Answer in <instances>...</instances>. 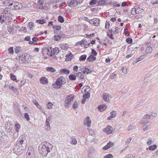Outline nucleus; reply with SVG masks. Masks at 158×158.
Here are the masks:
<instances>
[{
  "label": "nucleus",
  "mask_w": 158,
  "mask_h": 158,
  "mask_svg": "<svg viewBox=\"0 0 158 158\" xmlns=\"http://www.w3.org/2000/svg\"><path fill=\"white\" fill-rule=\"evenodd\" d=\"M52 145L48 142L42 143L39 147L38 151L43 157L46 156L52 148Z\"/></svg>",
  "instance_id": "obj_1"
},
{
  "label": "nucleus",
  "mask_w": 158,
  "mask_h": 158,
  "mask_svg": "<svg viewBox=\"0 0 158 158\" xmlns=\"http://www.w3.org/2000/svg\"><path fill=\"white\" fill-rule=\"evenodd\" d=\"M26 147V143L24 142V139L19 138L17 141L16 144L14 146V152L16 154H21V151L25 149Z\"/></svg>",
  "instance_id": "obj_2"
},
{
  "label": "nucleus",
  "mask_w": 158,
  "mask_h": 158,
  "mask_svg": "<svg viewBox=\"0 0 158 158\" xmlns=\"http://www.w3.org/2000/svg\"><path fill=\"white\" fill-rule=\"evenodd\" d=\"M66 83L65 79L63 77H60L56 81L55 84H52V86L56 89H60L62 85Z\"/></svg>",
  "instance_id": "obj_3"
},
{
  "label": "nucleus",
  "mask_w": 158,
  "mask_h": 158,
  "mask_svg": "<svg viewBox=\"0 0 158 158\" xmlns=\"http://www.w3.org/2000/svg\"><path fill=\"white\" fill-rule=\"evenodd\" d=\"M21 3L18 2L13 1H11V3L8 5V6H11L10 8L12 9L18 10L22 6Z\"/></svg>",
  "instance_id": "obj_4"
},
{
  "label": "nucleus",
  "mask_w": 158,
  "mask_h": 158,
  "mask_svg": "<svg viewBox=\"0 0 158 158\" xmlns=\"http://www.w3.org/2000/svg\"><path fill=\"white\" fill-rule=\"evenodd\" d=\"M36 152L35 151L33 147L32 146H29L28 148V150L27 153L28 154V155H33L35 154Z\"/></svg>",
  "instance_id": "obj_5"
},
{
  "label": "nucleus",
  "mask_w": 158,
  "mask_h": 158,
  "mask_svg": "<svg viewBox=\"0 0 158 158\" xmlns=\"http://www.w3.org/2000/svg\"><path fill=\"white\" fill-rule=\"evenodd\" d=\"M80 3L79 2H77V1L76 0H71L70 2L68 3V6H75L76 5H78V3Z\"/></svg>",
  "instance_id": "obj_6"
},
{
  "label": "nucleus",
  "mask_w": 158,
  "mask_h": 158,
  "mask_svg": "<svg viewBox=\"0 0 158 158\" xmlns=\"http://www.w3.org/2000/svg\"><path fill=\"white\" fill-rule=\"evenodd\" d=\"M84 124L85 125H87L89 127L90 126L91 121L89 117H87L84 120Z\"/></svg>",
  "instance_id": "obj_7"
},
{
  "label": "nucleus",
  "mask_w": 158,
  "mask_h": 158,
  "mask_svg": "<svg viewBox=\"0 0 158 158\" xmlns=\"http://www.w3.org/2000/svg\"><path fill=\"white\" fill-rule=\"evenodd\" d=\"M50 116L46 119L45 122L46 126H45V129L48 130H49L50 129Z\"/></svg>",
  "instance_id": "obj_8"
},
{
  "label": "nucleus",
  "mask_w": 158,
  "mask_h": 158,
  "mask_svg": "<svg viewBox=\"0 0 158 158\" xmlns=\"http://www.w3.org/2000/svg\"><path fill=\"white\" fill-rule=\"evenodd\" d=\"M103 98L104 101L106 102H109V94L108 93H103Z\"/></svg>",
  "instance_id": "obj_9"
},
{
  "label": "nucleus",
  "mask_w": 158,
  "mask_h": 158,
  "mask_svg": "<svg viewBox=\"0 0 158 158\" xmlns=\"http://www.w3.org/2000/svg\"><path fill=\"white\" fill-rule=\"evenodd\" d=\"M65 34H62L57 35H55L54 36V38L56 41L59 40L61 38H64L65 37Z\"/></svg>",
  "instance_id": "obj_10"
},
{
  "label": "nucleus",
  "mask_w": 158,
  "mask_h": 158,
  "mask_svg": "<svg viewBox=\"0 0 158 158\" xmlns=\"http://www.w3.org/2000/svg\"><path fill=\"white\" fill-rule=\"evenodd\" d=\"M45 52H46L48 55L50 56H52V48L50 47L47 49L45 48Z\"/></svg>",
  "instance_id": "obj_11"
},
{
  "label": "nucleus",
  "mask_w": 158,
  "mask_h": 158,
  "mask_svg": "<svg viewBox=\"0 0 158 158\" xmlns=\"http://www.w3.org/2000/svg\"><path fill=\"white\" fill-rule=\"evenodd\" d=\"M114 145V143H113L111 141H109L108 142L107 144L102 149L104 150H107L108 148H110L111 147H112Z\"/></svg>",
  "instance_id": "obj_12"
},
{
  "label": "nucleus",
  "mask_w": 158,
  "mask_h": 158,
  "mask_svg": "<svg viewBox=\"0 0 158 158\" xmlns=\"http://www.w3.org/2000/svg\"><path fill=\"white\" fill-rule=\"evenodd\" d=\"M140 13V11L138 10V8L136 7L135 8H132L131 10V13L133 15Z\"/></svg>",
  "instance_id": "obj_13"
},
{
  "label": "nucleus",
  "mask_w": 158,
  "mask_h": 158,
  "mask_svg": "<svg viewBox=\"0 0 158 158\" xmlns=\"http://www.w3.org/2000/svg\"><path fill=\"white\" fill-rule=\"evenodd\" d=\"M110 114L111 115L107 118V120H110L111 119L115 117L116 112L114 111H112L110 112Z\"/></svg>",
  "instance_id": "obj_14"
},
{
  "label": "nucleus",
  "mask_w": 158,
  "mask_h": 158,
  "mask_svg": "<svg viewBox=\"0 0 158 158\" xmlns=\"http://www.w3.org/2000/svg\"><path fill=\"white\" fill-rule=\"evenodd\" d=\"M60 73L61 74L63 73L65 74H68L70 73V71L66 69H64L60 70Z\"/></svg>",
  "instance_id": "obj_15"
},
{
  "label": "nucleus",
  "mask_w": 158,
  "mask_h": 158,
  "mask_svg": "<svg viewBox=\"0 0 158 158\" xmlns=\"http://www.w3.org/2000/svg\"><path fill=\"white\" fill-rule=\"evenodd\" d=\"M96 59V57L92 55H90L87 58V60L89 62H92Z\"/></svg>",
  "instance_id": "obj_16"
},
{
  "label": "nucleus",
  "mask_w": 158,
  "mask_h": 158,
  "mask_svg": "<svg viewBox=\"0 0 158 158\" xmlns=\"http://www.w3.org/2000/svg\"><path fill=\"white\" fill-rule=\"evenodd\" d=\"M113 30L112 29L109 30V31L107 32V35L111 39L113 40L114 39L112 35Z\"/></svg>",
  "instance_id": "obj_17"
},
{
  "label": "nucleus",
  "mask_w": 158,
  "mask_h": 158,
  "mask_svg": "<svg viewBox=\"0 0 158 158\" xmlns=\"http://www.w3.org/2000/svg\"><path fill=\"white\" fill-rule=\"evenodd\" d=\"M98 107L99 110L101 111H102L106 108L107 106L104 104H103L98 106Z\"/></svg>",
  "instance_id": "obj_18"
},
{
  "label": "nucleus",
  "mask_w": 158,
  "mask_h": 158,
  "mask_svg": "<svg viewBox=\"0 0 158 158\" xmlns=\"http://www.w3.org/2000/svg\"><path fill=\"white\" fill-rule=\"evenodd\" d=\"M74 98V96L72 94H71L67 96L66 100L71 102V101L73 100Z\"/></svg>",
  "instance_id": "obj_19"
},
{
  "label": "nucleus",
  "mask_w": 158,
  "mask_h": 158,
  "mask_svg": "<svg viewBox=\"0 0 158 158\" xmlns=\"http://www.w3.org/2000/svg\"><path fill=\"white\" fill-rule=\"evenodd\" d=\"M40 82L41 83L44 84H46L48 83L47 79L45 77H41L40 80Z\"/></svg>",
  "instance_id": "obj_20"
},
{
  "label": "nucleus",
  "mask_w": 158,
  "mask_h": 158,
  "mask_svg": "<svg viewBox=\"0 0 158 158\" xmlns=\"http://www.w3.org/2000/svg\"><path fill=\"white\" fill-rule=\"evenodd\" d=\"M59 52V49L58 48H52V55H57Z\"/></svg>",
  "instance_id": "obj_21"
},
{
  "label": "nucleus",
  "mask_w": 158,
  "mask_h": 158,
  "mask_svg": "<svg viewBox=\"0 0 158 158\" xmlns=\"http://www.w3.org/2000/svg\"><path fill=\"white\" fill-rule=\"evenodd\" d=\"M93 24L95 26H97L99 24V19L98 18L93 19Z\"/></svg>",
  "instance_id": "obj_22"
},
{
  "label": "nucleus",
  "mask_w": 158,
  "mask_h": 158,
  "mask_svg": "<svg viewBox=\"0 0 158 158\" xmlns=\"http://www.w3.org/2000/svg\"><path fill=\"white\" fill-rule=\"evenodd\" d=\"M13 27L14 26L13 25H12V26L9 25L7 26V30L9 32L11 33L14 30Z\"/></svg>",
  "instance_id": "obj_23"
},
{
  "label": "nucleus",
  "mask_w": 158,
  "mask_h": 158,
  "mask_svg": "<svg viewBox=\"0 0 158 158\" xmlns=\"http://www.w3.org/2000/svg\"><path fill=\"white\" fill-rule=\"evenodd\" d=\"M76 74L77 77H79L80 79H83L84 78V77L83 75L81 72H79L78 73H76Z\"/></svg>",
  "instance_id": "obj_24"
},
{
  "label": "nucleus",
  "mask_w": 158,
  "mask_h": 158,
  "mask_svg": "<svg viewBox=\"0 0 158 158\" xmlns=\"http://www.w3.org/2000/svg\"><path fill=\"white\" fill-rule=\"evenodd\" d=\"M36 22L38 23H40L41 24H43L44 23H46V21L44 19H39L36 20Z\"/></svg>",
  "instance_id": "obj_25"
},
{
  "label": "nucleus",
  "mask_w": 158,
  "mask_h": 158,
  "mask_svg": "<svg viewBox=\"0 0 158 158\" xmlns=\"http://www.w3.org/2000/svg\"><path fill=\"white\" fill-rule=\"evenodd\" d=\"M76 75H75L73 74H70L69 76V78L71 81L75 80L76 79Z\"/></svg>",
  "instance_id": "obj_26"
},
{
  "label": "nucleus",
  "mask_w": 158,
  "mask_h": 158,
  "mask_svg": "<svg viewBox=\"0 0 158 158\" xmlns=\"http://www.w3.org/2000/svg\"><path fill=\"white\" fill-rule=\"evenodd\" d=\"M148 121L144 120L143 119H142L140 122V123L142 125H143V127H144L147 123H148Z\"/></svg>",
  "instance_id": "obj_27"
},
{
  "label": "nucleus",
  "mask_w": 158,
  "mask_h": 158,
  "mask_svg": "<svg viewBox=\"0 0 158 158\" xmlns=\"http://www.w3.org/2000/svg\"><path fill=\"white\" fill-rule=\"evenodd\" d=\"M47 70L51 72L54 73L56 72V70L52 67H48L47 68Z\"/></svg>",
  "instance_id": "obj_28"
},
{
  "label": "nucleus",
  "mask_w": 158,
  "mask_h": 158,
  "mask_svg": "<svg viewBox=\"0 0 158 158\" xmlns=\"http://www.w3.org/2000/svg\"><path fill=\"white\" fill-rule=\"evenodd\" d=\"M152 49L151 47H147L145 50V52L146 53H151L152 52Z\"/></svg>",
  "instance_id": "obj_29"
},
{
  "label": "nucleus",
  "mask_w": 158,
  "mask_h": 158,
  "mask_svg": "<svg viewBox=\"0 0 158 158\" xmlns=\"http://www.w3.org/2000/svg\"><path fill=\"white\" fill-rule=\"evenodd\" d=\"M33 103L39 109H41V106L39 104L37 101L36 100H34L33 101Z\"/></svg>",
  "instance_id": "obj_30"
},
{
  "label": "nucleus",
  "mask_w": 158,
  "mask_h": 158,
  "mask_svg": "<svg viewBox=\"0 0 158 158\" xmlns=\"http://www.w3.org/2000/svg\"><path fill=\"white\" fill-rule=\"evenodd\" d=\"M90 97V94L89 93L87 92L83 95V97L84 98L86 99L89 98Z\"/></svg>",
  "instance_id": "obj_31"
},
{
  "label": "nucleus",
  "mask_w": 158,
  "mask_h": 158,
  "mask_svg": "<svg viewBox=\"0 0 158 158\" xmlns=\"http://www.w3.org/2000/svg\"><path fill=\"white\" fill-rule=\"evenodd\" d=\"M6 19V17H5L4 15H1L0 16V23H2L5 22V19Z\"/></svg>",
  "instance_id": "obj_32"
},
{
  "label": "nucleus",
  "mask_w": 158,
  "mask_h": 158,
  "mask_svg": "<svg viewBox=\"0 0 158 158\" xmlns=\"http://www.w3.org/2000/svg\"><path fill=\"white\" fill-rule=\"evenodd\" d=\"M87 57V55H83L81 56L79 58V60L80 61H83L85 60Z\"/></svg>",
  "instance_id": "obj_33"
},
{
  "label": "nucleus",
  "mask_w": 158,
  "mask_h": 158,
  "mask_svg": "<svg viewBox=\"0 0 158 158\" xmlns=\"http://www.w3.org/2000/svg\"><path fill=\"white\" fill-rule=\"evenodd\" d=\"M10 76L11 79L16 82H17L18 81L17 80L15 76L13 75L12 73L10 74Z\"/></svg>",
  "instance_id": "obj_34"
},
{
  "label": "nucleus",
  "mask_w": 158,
  "mask_h": 158,
  "mask_svg": "<svg viewBox=\"0 0 158 158\" xmlns=\"http://www.w3.org/2000/svg\"><path fill=\"white\" fill-rule=\"evenodd\" d=\"M71 143L73 144H76L77 143V141L76 139L74 138L73 137H71Z\"/></svg>",
  "instance_id": "obj_35"
},
{
  "label": "nucleus",
  "mask_w": 158,
  "mask_h": 158,
  "mask_svg": "<svg viewBox=\"0 0 158 158\" xmlns=\"http://www.w3.org/2000/svg\"><path fill=\"white\" fill-rule=\"evenodd\" d=\"M65 106L66 108H67L69 107V105L71 104V102L68 101V100H65Z\"/></svg>",
  "instance_id": "obj_36"
},
{
  "label": "nucleus",
  "mask_w": 158,
  "mask_h": 158,
  "mask_svg": "<svg viewBox=\"0 0 158 158\" xmlns=\"http://www.w3.org/2000/svg\"><path fill=\"white\" fill-rule=\"evenodd\" d=\"M156 147V144H154L152 146H150L148 148V149L150 150L153 151L155 149Z\"/></svg>",
  "instance_id": "obj_37"
},
{
  "label": "nucleus",
  "mask_w": 158,
  "mask_h": 158,
  "mask_svg": "<svg viewBox=\"0 0 158 158\" xmlns=\"http://www.w3.org/2000/svg\"><path fill=\"white\" fill-rule=\"evenodd\" d=\"M98 3L102 5H105L106 4V2L104 1V0H98Z\"/></svg>",
  "instance_id": "obj_38"
},
{
  "label": "nucleus",
  "mask_w": 158,
  "mask_h": 158,
  "mask_svg": "<svg viewBox=\"0 0 158 158\" xmlns=\"http://www.w3.org/2000/svg\"><path fill=\"white\" fill-rule=\"evenodd\" d=\"M58 21L61 23H63L64 22V18L60 15L58 17Z\"/></svg>",
  "instance_id": "obj_39"
},
{
  "label": "nucleus",
  "mask_w": 158,
  "mask_h": 158,
  "mask_svg": "<svg viewBox=\"0 0 158 158\" xmlns=\"http://www.w3.org/2000/svg\"><path fill=\"white\" fill-rule=\"evenodd\" d=\"M145 57V56L144 55H142L141 56L139 57L136 58L135 60L137 61V62H138L143 59Z\"/></svg>",
  "instance_id": "obj_40"
},
{
  "label": "nucleus",
  "mask_w": 158,
  "mask_h": 158,
  "mask_svg": "<svg viewBox=\"0 0 158 158\" xmlns=\"http://www.w3.org/2000/svg\"><path fill=\"white\" fill-rule=\"evenodd\" d=\"M108 127V131L107 133V135L111 133H112L113 129V128L111 126H109Z\"/></svg>",
  "instance_id": "obj_41"
},
{
  "label": "nucleus",
  "mask_w": 158,
  "mask_h": 158,
  "mask_svg": "<svg viewBox=\"0 0 158 158\" xmlns=\"http://www.w3.org/2000/svg\"><path fill=\"white\" fill-rule=\"evenodd\" d=\"M15 127L16 128V131L17 132H18L20 128V126L18 123H17L15 124Z\"/></svg>",
  "instance_id": "obj_42"
},
{
  "label": "nucleus",
  "mask_w": 158,
  "mask_h": 158,
  "mask_svg": "<svg viewBox=\"0 0 158 158\" xmlns=\"http://www.w3.org/2000/svg\"><path fill=\"white\" fill-rule=\"evenodd\" d=\"M150 118V115L149 114H146L144 115L143 118V119L145 120V119H148Z\"/></svg>",
  "instance_id": "obj_43"
},
{
  "label": "nucleus",
  "mask_w": 158,
  "mask_h": 158,
  "mask_svg": "<svg viewBox=\"0 0 158 158\" xmlns=\"http://www.w3.org/2000/svg\"><path fill=\"white\" fill-rule=\"evenodd\" d=\"M11 1H10L9 0H6L5 1L2 2L1 3L3 5H7L8 4H10L11 3Z\"/></svg>",
  "instance_id": "obj_44"
},
{
  "label": "nucleus",
  "mask_w": 158,
  "mask_h": 158,
  "mask_svg": "<svg viewBox=\"0 0 158 158\" xmlns=\"http://www.w3.org/2000/svg\"><path fill=\"white\" fill-rule=\"evenodd\" d=\"M33 23L32 22H30L29 23L28 27L29 28L30 30H32L33 29Z\"/></svg>",
  "instance_id": "obj_45"
},
{
  "label": "nucleus",
  "mask_w": 158,
  "mask_h": 158,
  "mask_svg": "<svg viewBox=\"0 0 158 158\" xmlns=\"http://www.w3.org/2000/svg\"><path fill=\"white\" fill-rule=\"evenodd\" d=\"M78 102L75 101L73 103V109H75L77 108Z\"/></svg>",
  "instance_id": "obj_46"
},
{
  "label": "nucleus",
  "mask_w": 158,
  "mask_h": 158,
  "mask_svg": "<svg viewBox=\"0 0 158 158\" xmlns=\"http://www.w3.org/2000/svg\"><path fill=\"white\" fill-rule=\"evenodd\" d=\"M52 28L54 30H58L59 31V30H60L61 28V27L59 25L53 26Z\"/></svg>",
  "instance_id": "obj_47"
},
{
  "label": "nucleus",
  "mask_w": 158,
  "mask_h": 158,
  "mask_svg": "<svg viewBox=\"0 0 158 158\" xmlns=\"http://www.w3.org/2000/svg\"><path fill=\"white\" fill-rule=\"evenodd\" d=\"M126 42L128 44H130L132 42V40L131 38H128L126 40Z\"/></svg>",
  "instance_id": "obj_48"
},
{
  "label": "nucleus",
  "mask_w": 158,
  "mask_h": 158,
  "mask_svg": "<svg viewBox=\"0 0 158 158\" xmlns=\"http://www.w3.org/2000/svg\"><path fill=\"white\" fill-rule=\"evenodd\" d=\"M96 0H91L89 2V4L91 5H94L96 4Z\"/></svg>",
  "instance_id": "obj_49"
},
{
  "label": "nucleus",
  "mask_w": 158,
  "mask_h": 158,
  "mask_svg": "<svg viewBox=\"0 0 158 158\" xmlns=\"http://www.w3.org/2000/svg\"><path fill=\"white\" fill-rule=\"evenodd\" d=\"M9 88L11 89V90H13L14 91H15V90H17L16 88H15L14 87L12 86L10 84L9 86Z\"/></svg>",
  "instance_id": "obj_50"
},
{
  "label": "nucleus",
  "mask_w": 158,
  "mask_h": 158,
  "mask_svg": "<svg viewBox=\"0 0 158 158\" xmlns=\"http://www.w3.org/2000/svg\"><path fill=\"white\" fill-rule=\"evenodd\" d=\"M52 104L51 102H49L47 104V108L49 109H50L52 108Z\"/></svg>",
  "instance_id": "obj_51"
},
{
  "label": "nucleus",
  "mask_w": 158,
  "mask_h": 158,
  "mask_svg": "<svg viewBox=\"0 0 158 158\" xmlns=\"http://www.w3.org/2000/svg\"><path fill=\"white\" fill-rule=\"evenodd\" d=\"M8 51L9 53L12 54L14 52L13 47H10L8 49Z\"/></svg>",
  "instance_id": "obj_52"
},
{
  "label": "nucleus",
  "mask_w": 158,
  "mask_h": 158,
  "mask_svg": "<svg viewBox=\"0 0 158 158\" xmlns=\"http://www.w3.org/2000/svg\"><path fill=\"white\" fill-rule=\"evenodd\" d=\"M110 23H109V22L106 21L105 25V28L106 29H108L110 27Z\"/></svg>",
  "instance_id": "obj_53"
},
{
  "label": "nucleus",
  "mask_w": 158,
  "mask_h": 158,
  "mask_svg": "<svg viewBox=\"0 0 158 158\" xmlns=\"http://www.w3.org/2000/svg\"><path fill=\"white\" fill-rule=\"evenodd\" d=\"M91 52L92 54L94 56H96L97 54V52L94 49H92Z\"/></svg>",
  "instance_id": "obj_54"
},
{
  "label": "nucleus",
  "mask_w": 158,
  "mask_h": 158,
  "mask_svg": "<svg viewBox=\"0 0 158 158\" xmlns=\"http://www.w3.org/2000/svg\"><path fill=\"white\" fill-rule=\"evenodd\" d=\"M24 117H25V118L27 120V121H28L30 119V118L29 117V115L27 113H26L25 114H24Z\"/></svg>",
  "instance_id": "obj_55"
},
{
  "label": "nucleus",
  "mask_w": 158,
  "mask_h": 158,
  "mask_svg": "<svg viewBox=\"0 0 158 158\" xmlns=\"http://www.w3.org/2000/svg\"><path fill=\"white\" fill-rule=\"evenodd\" d=\"M131 140V138H129L128 139H127L125 143L126 144H128L130 143Z\"/></svg>",
  "instance_id": "obj_56"
},
{
  "label": "nucleus",
  "mask_w": 158,
  "mask_h": 158,
  "mask_svg": "<svg viewBox=\"0 0 158 158\" xmlns=\"http://www.w3.org/2000/svg\"><path fill=\"white\" fill-rule=\"evenodd\" d=\"M35 154L32 155H28L27 158H35L36 157Z\"/></svg>",
  "instance_id": "obj_57"
},
{
  "label": "nucleus",
  "mask_w": 158,
  "mask_h": 158,
  "mask_svg": "<svg viewBox=\"0 0 158 158\" xmlns=\"http://www.w3.org/2000/svg\"><path fill=\"white\" fill-rule=\"evenodd\" d=\"M125 158H134V156L132 155L129 154L126 156Z\"/></svg>",
  "instance_id": "obj_58"
},
{
  "label": "nucleus",
  "mask_w": 158,
  "mask_h": 158,
  "mask_svg": "<svg viewBox=\"0 0 158 158\" xmlns=\"http://www.w3.org/2000/svg\"><path fill=\"white\" fill-rule=\"evenodd\" d=\"M66 58H67L66 60H68V61L71 60V58L70 57H71V55H67L66 56Z\"/></svg>",
  "instance_id": "obj_59"
},
{
  "label": "nucleus",
  "mask_w": 158,
  "mask_h": 158,
  "mask_svg": "<svg viewBox=\"0 0 158 158\" xmlns=\"http://www.w3.org/2000/svg\"><path fill=\"white\" fill-rule=\"evenodd\" d=\"M122 71L124 74L127 73V69L126 68H123L122 69Z\"/></svg>",
  "instance_id": "obj_60"
},
{
  "label": "nucleus",
  "mask_w": 158,
  "mask_h": 158,
  "mask_svg": "<svg viewBox=\"0 0 158 158\" xmlns=\"http://www.w3.org/2000/svg\"><path fill=\"white\" fill-rule=\"evenodd\" d=\"M84 69H85V70L87 71V74H88L89 73H91L92 71L91 70H90L88 68L84 67Z\"/></svg>",
  "instance_id": "obj_61"
},
{
  "label": "nucleus",
  "mask_w": 158,
  "mask_h": 158,
  "mask_svg": "<svg viewBox=\"0 0 158 158\" xmlns=\"http://www.w3.org/2000/svg\"><path fill=\"white\" fill-rule=\"evenodd\" d=\"M152 140L150 138H149L148 139V141L147 142V143L148 145H150L152 143Z\"/></svg>",
  "instance_id": "obj_62"
},
{
  "label": "nucleus",
  "mask_w": 158,
  "mask_h": 158,
  "mask_svg": "<svg viewBox=\"0 0 158 158\" xmlns=\"http://www.w3.org/2000/svg\"><path fill=\"white\" fill-rule=\"evenodd\" d=\"M78 67L77 66L75 65L73 67V70L74 71L77 72V71Z\"/></svg>",
  "instance_id": "obj_63"
},
{
  "label": "nucleus",
  "mask_w": 158,
  "mask_h": 158,
  "mask_svg": "<svg viewBox=\"0 0 158 158\" xmlns=\"http://www.w3.org/2000/svg\"><path fill=\"white\" fill-rule=\"evenodd\" d=\"M117 76V75L115 74H112L111 75L110 77V78L111 79H113L114 78V77Z\"/></svg>",
  "instance_id": "obj_64"
}]
</instances>
